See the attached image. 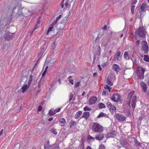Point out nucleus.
Segmentation results:
<instances>
[{
  "mask_svg": "<svg viewBox=\"0 0 149 149\" xmlns=\"http://www.w3.org/2000/svg\"><path fill=\"white\" fill-rule=\"evenodd\" d=\"M33 80V76L32 75H31L29 78V80L28 82V84L30 86L31 83Z\"/></svg>",
  "mask_w": 149,
  "mask_h": 149,
  "instance_id": "26",
  "label": "nucleus"
},
{
  "mask_svg": "<svg viewBox=\"0 0 149 149\" xmlns=\"http://www.w3.org/2000/svg\"><path fill=\"white\" fill-rule=\"evenodd\" d=\"M107 106L109 108L110 111L112 113H113L116 110L115 106L113 105L110 102H108L107 103Z\"/></svg>",
  "mask_w": 149,
  "mask_h": 149,
  "instance_id": "5",
  "label": "nucleus"
},
{
  "mask_svg": "<svg viewBox=\"0 0 149 149\" xmlns=\"http://www.w3.org/2000/svg\"><path fill=\"white\" fill-rule=\"evenodd\" d=\"M72 76H69L68 77V79H71V78H72Z\"/></svg>",
  "mask_w": 149,
  "mask_h": 149,
  "instance_id": "63",
  "label": "nucleus"
},
{
  "mask_svg": "<svg viewBox=\"0 0 149 149\" xmlns=\"http://www.w3.org/2000/svg\"><path fill=\"white\" fill-rule=\"evenodd\" d=\"M50 131L55 134H57V132L56 130V129L54 128L51 129L50 130Z\"/></svg>",
  "mask_w": 149,
  "mask_h": 149,
  "instance_id": "28",
  "label": "nucleus"
},
{
  "mask_svg": "<svg viewBox=\"0 0 149 149\" xmlns=\"http://www.w3.org/2000/svg\"><path fill=\"white\" fill-rule=\"evenodd\" d=\"M53 29V26H51L50 27H49L48 30H47V34H48L49 33V32H50V31H51L52 30V29Z\"/></svg>",
  "mask_w": 149,
  "mask_h": 149,
  "instance_id": "37",
  "label": "nucleus"
},
{
  "mask_svg": "<svg viewBox=\"0 0 149 149\" xmlns=\"http://www.w3.org/2000/svg\"><path fill=\"white\" fill-rule=\"evenodd\" d=\"M59 122L61 123V124H63L62 125H65L66 122V120L64 118H61L59 119Z\"/></svg>",
  "mask_w": 149,
  "mask_h": 149,
  "instance_id": "21",
  "label": "nucleus"
},
{
  "mask_svg": "<svg viewBox=\"0 0 149 149\" xmlns=\"http://www.w3.org/2000/svg\"><path fill=\"white\" fill-rule=\"evenodd\" d=\"M52 149H59V147L58 144H56L52 146Z\"/></svg>",
  "mask_w": 149,
  "mask_h": 149,
  "instance_id": "25",
  "label": "nucleus"
},
{
  "mask_svg": "<svg viewBox=\"0 0 149 149\" xmlns=\"http://www.w3.org/2000/svg\"><path fill=\"white\" fill-rule=\"evenodd\" d=\"M143 59L145 61L149 62V57L146 55H145L144 56Z\"/></svg>",
  "mask_w": 149,
  "mask_h": 149,
  "instance_id": "27",
  "label": "nucleus"
},
{
  "mask_svg": "<svg viewBox=\"0 0 149 149\" xmlns=\"http://www.w3.org/2000/svg\"><path fill=\"white\" fill-rule=\"evenodd\" d=\"M87 139L90 141H94L95 140V138L91 136V135H88L87 136Z\"/></svg>",
  "mask_w": 149,
  "mask_h": 149,
  "instance_id": "31",
  "label": "nucleus"
},
{
  "mask_svg": "<svg viewBox=\"0 0 149 149\" xmlns=\"http://www.w3.org/2000/svg\"><path fill=\"white\" fill-rule=\"evenodd\" d=\"M111 100L114 102H118L120 99V95L117 94H114L111 98Z\"/></svg>",
  "mask_w": 149,
  "mask_h": 149,
  "instance_id": "6",
  "label": "nucleus"
},
{
  "mask_svg": "<svg viewBox=\"0 0 149 149\" xmlns=\"http://www.w3.org/2000/svg\"><path fill=\"white\" fill-rule=\"evenodd\" d=\"M112 68L113 69L117 72H118L120 70V68L119 66L116 64H114L113 65Z\"/></svg>",
  "mask_w": 149,
  "mask_h": 149,
  "instance_id": "13",
  "label": "nucleus"
},
{
  "mask_svg": "<svg viewBox=\"0 0 149 149\" xmlns=\"http://www.w3.org/2000/svg\"><path fill=\"white\" fill-rule=\"evenodd\" d=\"M13 34L8 32H6L4 35L5 39L6 40H9L13 37Z\"/></svg>",
  "mask_w": 149,
  "mask_h": 149,
  "instance_id": "9",
  "label": "nucleus"
},
{
  "mask_svg": "<svg viewBox=\"0 0 149 149\" xmlns=\"http://www.w3.org/2000/svg\"><path fill=\"white\" fill-rule=\"evenodd\" d=\"M112 52L110 50V51H109V56H110L111 55Z\"/></svg>",
  "mask_w": 149,
  "mask_h": 149,
  "instance_id": "55",
  "label": "nucleus"
},
{
  "mask_svg": "<svg viewBox=\"0 0 149 149\" xmlns=\"http://www.w3.org/2000/svg\"><path fill=\"white\" fill-rule=\"evenodd\" d=\"M104 88L105 89H107L108 91H109V92H110L111 91V88L110 87L107 85H106L104 86Z\"/></svg>",
  "mask_w": 149,
  "mask_h": 149,
  "instance_id": "33",
  "label": "nucleus"
},
{
  "mask_svg": "<svg viewBox=\"0 0 149 149\" xmlns=\"http://www.w3.org/2000/svg\"><path fill=\"white\" fill-rule=\"evenodd\" d=\"M146 7V4L143 3L141 5L140 7V12H142L145 10Z\"/></svg>",
  "mask_w": 149,
  "mask_h": 149,
  "instance_id": "23",
  "label": "nucleus"
},
{
  "mask_svg": "<svg viewBox=\"0 0 149 149\" xmlns=\"http://www.w3.org/2000/svg\"><path fill=\"white\" fill-rule=\"evenodd\" d=\"M140 40H137L136 42V43L137 45H139L140 44Z\"/></svg>",
  "mask_w": 149,
  "mask_h": 149,
  "instance_id": "45",
  "label": "nucleus"
},
{
  "mask_svg": "<svg viewBox=\"0 0 149 149\" xmlns=\"http://www.w3.org/2000/svg\"><path fill=\"white\" fill-rule=\"evenodd\" d=\"M84 110L85 111H90L91 110V109L89 108L88 107L86 106L84 108Z\"/></svg>",
  "mask_w": 149,
  "mask_h": 149,
  "instance_id": "35",
  "label": "nucleus"
},
{
  "mask_svg": "<svg viewBox=\"0 0 149 149\" xmlns=\"http://www.w3.org/2000/svg\"><path fill=\"white\" fill-rule=\"evenodd\" d=\"M134 93V91H132L130 92L128 95V97L127 99V103L129 105L130 104L131 98Z\"/></svg>",
  "mask_w": 149,
  "mask_h": 149,
  "instance_id": "10",
  "label": "nucleus"
},
{
  "mask_svg": "<svg viewBox=\"0 0 149 149\" xmlns=\"http://www.w3.org/2000/svg\"><path fill=\"white\" fill-rule=\"evenodd\" d=\"M99 107L100 108H104L105 107V105L103 103H100L98 104Z\"/></svg>",
  "mask_w": 149,
  "mask_h": 149,
  "instance_id": "30",
  "label": "nucleus"
},
{
  "mask_svg": "<svg viewBox=\"0 0 149 149\" xmlns=\"http://www.w3.org/2000/svg\"><path fill=\"white\" fill-rule=\"evenodd\" d=\"M144 72L145 69L144 68L141 67L138 68L136 73L139 79H142L143 78Z\"/></svg>",
  "mask_w": 149,
  "mask_h": 149,
  "instance_id": "3",
  "label": "nucleus"
},
{
  "mask_svg": "<svg viewBox=\"0 0 149 149\" xmlns=\"http://www.w3.org/2000/svg\"><path fill=\"white\" fill-rule=\"evenodd\" d=\"M97 100V97H92L89 100V104L91 105L95 103Z\"/></svg>",
  "mask_w": 149,
  "mask_h": 149,
  "instance_id": "12",
  "label": "nucleus"
},
{
  "mask_svg": "<svg viewBox=\"0 0 149 149\" xmlns=\"http://www.w3.org/2000/svg\"><path fill=\"white\" fill-rule=\"evenodd\" d=\"M141 86L143 91L144 92H146L147 89V86L146 84L144 82H141Z\"/></svg>",
  "mask_w": 149,
  "mask_h": 149,
  "instance_id": "15",
  "label": "nucleus"
},
{
  "mask_svg": "<svg viewBox=\"0 0 149 149\" xmlns=\"http://www.w3.org/2000/svg\"><path fill=\"white\" fill-rule=\"evenodd\" d=\"M42 106H39L38 109V111H40L42 110Z\"/></svg>",
  "mask_w": 149,
  "mask_h": 149,
  "instance_id": "44",
  "label": "nucleus"
},
{
  "mask_svg": "<svg viewBox=\"0 0 149 149\" xmlns=\"http://www.w3.org/2000/svg\"><path fill=\"white\" fill-rule=\"evenodd\" d=\"M115 116L116 118L119 121H123L126 119V117L122 114L117 113L116 114Z\"/></svg>",
  "mask_w": 149,
  "mask_h": 149,
  "instance_id": "8",
  "label": "nucleus"
},
{
  "mask_svg": "<svg viewBox=\"0 0 149 149\" xmlns=\"http://www.w3.org/2000/svg\"><path fill=\"white\" fill-rule=\"evenodd\" d=\"M56 79L54 80L55 82L57 81H60L61 79L60 78V77L58 76H57L56 77Z\"/></svg>",
  "mask_w": 149,
  "mask_h": 149,
  "instance_id": "38",
  "label": "nucleus"
},
{
  "mask_svg": "<svg viewBox=\"0 0 149 149\" xmlns=\"http://www.w3.org/2000/svg\"><path fill=\"white\" fill-rule=\"evenodd\" d=\"M48 66H47L46 67L45 69V70L44 71V72H45V73H46L47 72V69L48 68Z\"/></svg>",
  "mask_w": 149,
  "mask_h": 149,
  "instance_id": "49",
  "label": "nucleus"
},
{
  "mask_svg": "<svg viewBox=\"0 0 149 149\" xmlns=\"http://www.w3.org/2000/svg\"><path fill=\"white\" fill-rule=\"evenodd\" d=\"M40 82H39V83H38V87H40Z\"/></svg>",
  "mask_w": 149,
  "mask_h": 149,
  "instance_id": "64",
  "label": "nucleus"
},
{
  "mask_svg": "<svg viewBox=\"0 0 149 149\" xmlns=\"http://www.w3.org/2000/svg\"><path fill=\"white\" fill-rule=\"evenodd\" d=\"M137 32L138 36L142 38L145 37L147 33L146 29L143 26H139Z\"/></svg>",
  "mask_w": 149,
  "mask_h": 149,
  "instance_id": "2",
  "label": "nucleus"
},
{
  "mask_svg": "<svg viewBox=\"0 0 149 149\" xmlns=\"http://www.w3.org/2000/svg\"><path fill=\"white\" fill-rule=\"evenodd\" d=\"M61 7L62 8H63V6H64V4H63V3H62L61 4Z\"/></svg>",
  "mask_w": 149,
  "mask_h": 149,
  "instance_id": "61",
  "label": "nucleus"
},
{
  "mask_svg": "<svg viewBox=\"0 0 149 149\" xmlns=\"http://www.w3.org/2000/svg\"><path fill=\"white\" fill-rule=\"evenodd\" d=\"M142 49L145 52H147L148 51V47L147 42L145 40H143L142 42Z\"/></svg>",
  "mask_w": 149,
  "mask_h": 149,
  "instance_id": "7",
  "label": "nucleus"
},
{
  "mask_svg": "<svg viewBox=\"0 0 149 149\" xmlns=\"http://www.w3.org/2000/svg\"><path fill=\"white\" fill-rule=\"evenodd\" d=\"M53 119V118L52 117H51L48 119V121H52V120Z\"/></svg>",
  "mask_w": 149,
  "mask_h": 149,
  "instance_id": "53",
  "label": "nucleus"
},
{
  "mask_svg": "<svg viewBox=\"0 0 149 149\" xmlns=\"http://www.w3.org/2000/svg\"><path fill=\"white\" fill-rule=\"evenodd\" d=\"M115 79L116 77L113 75H111L110 77H108L107 79V81L108 85L111 86H112L113 85V83H112V81Z\"/></svg>",
  "mask_w": 149,
  "mask_h": 149,
  "instance_id": "4",
  "label": "nucleus"
},
{
  "mask_svg": "<svg viewBox=\"0 0 149 149\" xmlns=\"http://www.w3.org/2000/svg\"><path fill=\"white\" fill-rule=\"evenodd\" d=\"M136 100V97L134 96L132 97V107L133 108H134L135 107L136 104L135 102Z\"/></svg>",
  "mask_w": 149,
  "mask_h": 149,
  "instance_id": "16",
  "label": "nucleus"
},
{
  "mask_svg": "<svg viewBox=\"0 0 149 149\" xmlns=\"http://www.w3.org/2000/svg\"><path fill=\"white\" fill-rule=\"evenodd\" d=\"M124 58L126 60H129L130 59L128 52H125L124 53Z\"/></svg>",
  "mask_w": 149,
  "mask_h": 149,
  "instance_id": "20",
  "label": "nucleus"
},
{
  "mask_svg": "<svg viewBox=\"0 0 149 149\" xmlns=\"http://www.w3.org/2000/svg\"><path fill=\"white\" fill-rule=\"evenodd\" d=\"M30 85H24L21 88V89L22 91V92L24 93L27 90Z\"/></svg>",
  "mask_w": 149,
  "mask_h": 149,
  "instance_id": "14",
  "label": "nucleus"
},
{
  "mask_svg": "<svg viewBox=\"0 0 149 149\" xmlns=\"http://www.w3.org/2000/svg\"><path fill=\"white\" fill-rule=\"evenodd\" d=\"M105 146L103 144L100 145L99 149H104Z\"/></svg>",
  "mask_w": 149,
  "mask_h": 149,
  "instance_id": "36",
  "label": "nucleus"
},
{
  "mask_svg": "<svg viewBox=\"0 0 149 149\" xmlns=\"http://www.w3.org/2000/svg\"><path fill=\"white\" fill-rule=\"evenodd\" d=\"M121 53V52H118L115 55V58L118 61H120L121 60V58L120 56Z\"/></svg>",
  "mask_w": 149,
  "mask_h": 149,
  "instance_id": "17",
  "label": "nucleus"
},
{
  "mask_svg": "<svg viewBox=\"0 0 149 149\" xmlns=\"http://www.w3.org/2000/svg\"><path fill=\"white\" fill-rule=\"evenodd\" d=\"M82 111H78L75 114V118L76 119L79 118L81 115L82 114Z\"/></svg>",
  "mask_w": 149,
  "mask_h": 149,
  "instance_id": "22",
  "label": "nucleus"
},
{
  "mask_svg": "<svg viewBox=\"0 0 149 149\" xmlns=\"http://www.w3.org/2000/svg\"><path fill=\"white\" fill-rule=\"evenodd\" d=\"M131 12H132V14H133L134 13V9L132 8V9H131Z\"/></svg>",
  "mask_w": 149,
  "mask_h": 149,
  "instance_id": "56",
  "label": "nucleus"
},
{
  "mask_svg": "<svg viewBox=\"0 0 149 149\" xmlns=\"http://www.w3.org/2000/svg\"><path fill=\"white\" fill-rule=\"evenodd\" d=\"M85 94V92H84L82 93V95L84 96Z\"/></svg>",
  "mask_w": 149,
  "mask_h": 149,
  "instance_id": "62",
  "label": "nucleus"
},
{
  "mask_svg": "<svg viewBox=\"0 0 149 149\" xmlns=\"http://www.w3.org/2000/svg\"><path fill=\"white\" fill-rule=\"evenodd\" d=\"M80 81H77L76 83L75 84L74 86L75 87H77L79 86L80 85Z\"/></svg>",
  "mask_w": 149,
  "mask_h": 149,
  "instance_id": "39",
  "label": "nucleus"
},
{
  "mask_svg": "<svg viewBox=\"0 0 149 149\" xmlns=\"http://www.w3.org/2000/svg\"><path fill=\"white\" fill-rule=\"evenodd\" d=\"M111 133H109L108 134V136H111ZM113 136H112L113 137Z\"/></svg>",
  "mask_w": 149,
  "mask_h": 149,
  "instance_id": "60",
  "label": "nucleus"
},
{
  "mask_svg": "<svg viewBox=\"0 0 149 149\" xmlns=\"http://www.w3.org/2000/svg\"><path fill=\"white\" fill-rule=\"evenodd\" d=\"M106 92L104 90H103L102 94L103 95H106Z\"/></svg>",
  "mask_w": 149,
  "mask_h": 149,
  "instance_id": "47",
  "label": "nucleus"
},
{
  "mask_svg": "<svg viewBox=\"0 0 149 149\" xmlns=\"http://www.w3.org/2000/svg\"><path fill=\"white\" fill-rule=\"evenodd\" d=\"M75 122L74 121H72L71 122V124L73 125L75 123Z\"/></svg>",
  "mask_w": 149,
  "mask_h": 149,
  "instance_id": "57",
  "label": "nucleus"
},
{
  "mask_svg": "<svg viewBox=\"0 0 149 149\" xmlns=\"http://www.w3.org/2000/svg\"><path fill=\"white\" fill-rule=\"evenodd\" d=\"M89 116V113L88 112H84L83 113L82 118L87 119Z\"/></svg>",
  "mask_w": 149,
  "mask_h": 149,
  "instance_id": "18",
  "label": "nucleus"
},
{
  "mask_svg": "<svg viewBox=\"0 0 149 149\" xmlns=\"http://www.w3.org/2000/svg\"><path fill=\"white\" fill-rule=\"evenodd\" d=\"M62 15H60L56 18L55 22L52 23L51 24V26H54V25L56 24H57L58 20L61 17Z\"/></svg>",
  "mask_w": 149,
  "mask_h": 149,
  "instance_id": "24",
  "label": "nucleus"
},
{
  "mask_svg": "<svg viewBox=\"0 0 149 149\" xmlns=\"http://www.w3.org/2000/svg\"><path fill=\"white\" fill-rule=\"evenodd\" d=\"M61 109L60 108H58L56 109H55L54 110V112L55 113V114L59 112L60 111Z\"/></svg>",
  "mask_w": 149,
  "mask_h": 149,
  "instance_id": "40",
  "label": "nucleus"
},
{
  "mask_svg": "<svg viewBox=\"0 0 149 149\" xmlns=\"http://www.w3.org/2000/svg\"><path fill=\"white\" fill-rule=\"evenodd\" d=\"M69 81L73 85L74 84V80L73 79H69Z\"/></svg>",
  "mask_w": 149,
  "mask_h": 149,
  "instance_id": "41",
  "label": "nucleus"
},
{
  "mask_svg": "<svg viewBox=\"0 0 149 149\" xmlns=\"http://www.w3.org/2000/svg\"><path fill=\"white\" fill-rule=\"evenodd\" d=\"M70 98H69V101H70L73 98V95L72 93H70Z\"/></svg>",
  "mask_w": 149,
  "mask_h": 149,
  "instance_id": "42",
  "label": "nucleus"
},
{
  "mask_svg": "<svg viewBox=\"0 0 149 149\" xmlns=\"http://www.w3.org/2000/svg\"><path fill=\"white\" fill-rule=\"evenodd\" d=\"M36 65H37V64H35V66H34V67L32 70V72H34V71H35V70H36Z\"/></svg>",
  "mask_w": 149,
  "mask_h": 149,
  "instance_id": "46",
  "label": "nucleus"
},
{
  "mask_svg": "<svg viewBox=\"0 0 149 149\" xmlns=\"http://www.w3.org/2000/svg\"><path fill=\"white\" fill-rule=\"evenodd\" d=\"M92 130L94 132H101L103 131L104 128L99 123L95 122L93 123L92 127Z\"/></svg>",
  "mask_w": 149,
  "mask_h": 149,
  "instance_id": "1",
  "label": "nucleus"
},
{
  "mask_svg": "<svg viewBox=\"0 0 149 149\" xmlns=\"http://www.w3.org/2000/svg\"><path fill=\"white\" fill-rule=\"evenodd\" d=\"M97 49L99 50V51L100 50V46H98L97 47Z\"/></svg>",
  "mask_w": 149,
  "mask_h": 149,
  "instance_id": "59",
  "label": "nucleus"
},
{
  "mask_svg": "<svg viewBox=\"0 0 149 149\" xmlns=\"http://www.w3.org/2000/svg\"><path fill=\"white\" fill-rule=\"evenodd\" d=\"M3 129L1 130L0 131V136L3 133Z\"/></svg>",
  "mask_w": 149,
  "mask_h": 149,
  "instance_id": "52",
  "label": "nucleus"
},
{
  "mask_svg": "<svg viewBox=\"0 0 149 149\" xmlns=\"http://www.w3.org/2000/svg\"><path fill=\"white\" fill-rule=\"evenodd\" d=\"M134 8H135V6H134V5H132L131 4V9L133 8V9H134Z\"/></svg>",
  "mask_w": 149,
  "mask_h": 149,
  "instance_id": "54",
  "label": "nucleus"
},
{
  "mask_svg": "<svg viewBox=\"0 0 149 149\" xmlns=\"http://www.w3.org/2000/svg\"><path fill=\"white\" fill-rule=\"evenodd\" d=\"M44 52V48H42L41 49L40 52L38 54L39 56L41 57L42 55Z\"/></svg>",
  "mask_w": 149,
  "mask_h": 149,
  "instance_id": "29",
  "label": "nucleus"
},
{
  "mask_svg": "<svg viewBox=\"0 0 149 149\" xmlns=\"http://www.w3.org/2000/svg\"><path fill=\"white\" fill-rule=\"evenodd\" d=\"M104 134L103 133H100L97 134L95 136V138L99 141L102 140L104 138Z\"/></svg>",
  "mask_w": 149,
  "mask_h": 149,
  "instance_id": "11",
  "label": "nucleus"
},
{
  "mask_svg": "<svg viewBox=\"0 0 149 149\" xmlns=\"http://www.w3.org/2000/svg\"><path fill=\"white\" fill-rule=\"evenodd\" d=\"M46 74V73H45V72H43L42 74V77H44L45 76Z\"/></svg>",
  "mask_w": 149,
  "mask_h": 149,
  "instance_id": "50",
  "label": "nucleus"
},
{
  "mask_svg": "<svg viewBox=\"0 0 149 149\" xmlns=\"http://www.w3.org/2000/svg\"><path fill=\"white\" fill-rule=\"evenodd\" d=\"M102 117L107 118H108V116L106 113H104L103 112H101L97 116V118H99Z\"/></svg>",
  "mask_w": 149,
  "mask_h": 149,
  "instance_id": "19",
  "label": "nucleus"
},
{
  "mask_svg": "<svg viewBox=\"0 0 149 149\" xmlns=\"http://www.w3.org/2000/svg\"><path fill=\"white\" fill-rule=\"evenodd\" d=\"M97 74V73L95 72L93 74V77H95L96 76Z\"/></svg>",
  "mask_w": 149,
  "mask_h": 149,
  "instance_id": "51",
  "label": "nucleus"
},
{
  "mask_svg": "<svg viewBox=\"0 0 149 149\" xmlns=\"http://www.w3.org/2000/svg\"><path fill=\"white\" fill-rule=\"evenodd\" d=\"M49 113L50 116H52L55 114L54 111L50 110L49 111Z\"/></svg>",
  "mask_w": 149,
  "mask_h": 149,
  "instance_id": "32",
  "label": "nucleus"
},
{
  "mask_svg": "<svg viewBox=\"0 0 149 149\" xmlns=\"http://www.w3.org/2000/svg\"><path fill=\"white\" fill-rule=\"evenodd\" d=\"M102 29L103 30H106L107 29V26L106 25H105L102 28Z\"/></svg>",
  "mask_w": 149,
  "mask_h": 149,
  "instance_id": "48",
  "label": "nucleus"
},
{
  "mask_svg": "<svg viewBox=\"0 0 149 149\" xmlns=\"http://www.w3.org/2000/svg\"><path fill=\"white\" fill-rule=\"evenodd\" d=\"M69 1H68V0L65 3V7H66V8H67L68 6H70V3H69Z\"/></svg>",
  "mask_w": 149,
  "mask_h": 149,
  "instance_id": "34",
  "label": "nucleus"
},
{
  "mask_svg": "<svg viewBox=\"0 0 149 149\" xmlns=\"http://www.w3.org/2000/svg\"><path fill=\"white\" fill-rule=\"evenodd\" d=\"M86 149H92V148H91L89 146H88L87 148H86Z\"/></svg>",
  "mask_w": 149,
  "mask_h": 149,
  "instance_id": "58",
  "label": "nucleus"
},
{
  "mask_svg": "<svg viewBox=\"0 0 149 149\" xmlns=\"http://www.w3.org/2000/svg\"><path fill=\"white\" fill-rule=\"evenodd\" d=\"M137 2V1L136 0H134L132 2L131 4L132 5H134Z\"/></svg>",
  "mask_w": 149,
  "mask_h": 149,
  "instance_id": "43",
  "label": "nucleus"
}]
</instances>
